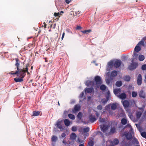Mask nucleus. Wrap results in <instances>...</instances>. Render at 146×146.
Instances as JSON below:
<instances>
[{"label": "nucleus", "mask_w": 146, "mask_h": 146, "mask_svg": "<svg viewBox=\"0 0 146 146\" xmlns=\"http://www.w3.org/2000/svg\"><path fill=\"white\" fill-rule=\"evenodd\" d=\"M108 65L109 66H112L113 65V62H110L108 63Z\"/></svg>", "instance_id": "48"}, {"label": "nucleus", "mask_w": 146, "mask_h": 146, "mask_svg": "<svg viewBox=\"0 0 146 146\" xmlns=\"http://www.w3.org/2000/svg\"><path fill=\"white\" fill-rule=\"evenodd\" d=\"M100 127L101 130L104 133H106L108 129L107 126L105 125H100Z\"/></svg>", "instance_id": "7"}, {"label": "nucleus", "mask_w": 146, "mask_h": 146, "mask_svg": "<svg viewBox=\"0 0 146 146\" xmlns=\"http://www.w3.org/2000/svg\"><path fill=\"white\" fill-rule=\"evenodd\" d=\"M80 13V12L79 11H78L76 12V15H77L78 14L79 15Z\"/></svg>", "instance_id": "61"}, {"label": "nucleus", "mask_w": 146, "mask_h": 146, "mask_svg": "<svg viewBox=\"0 0 146 146\" xmlns=\"http://www.w3.org/2000/svg\"><path fill=\"white\" fill-rule=\"evenodd\" d=\"M62 143L64 144H67V142H66V141L65 139H64L62 141Z\"/></svg>", "instance_id": "54"}, {"label": "nucleus", "mask_w": 146, "mask_h": 146, "mask_svg": "<svg viewBox=\"0 0 146 146\" xmlns=\"http://www.w3.org/2000/svg\"><path fill=\"white\" fill-rule=\"evenodd\" d=\"M64 35H65V33L64 32L62 34V37L61 38L62 40L63 38H64Z\"/></svg>", "instance_id": "60"}, {"label": "nucleus", "mask_w": 146, "mask_h": 146, "mask_svg": "<svg viewBox=\"0 0 146 146\" xmlns=\"http://www.w3.org/2000/svg\"><path fill=\"white\" fill-rule=\"evenodd\" d=\"M110 92L109 91H108L107 92V95L106 96V99L108 100H109L110 99Z\"/></svg>", "instance_id": "36"}, {"label": "nucleus", "mask_w": 146, "mask_h": 146, "mask_svg": "<svg viewBox=\"0 0 146 146\" xmlns=\"http://www.w3.org/2000/svg\"><path fill=\"white\" fill-rule=\"evenodd\" d=\"M125 135L128 140L131 139L132 138V135L130 133H125Z\"/></svg>", "instance_id": "16"}, {"label": "nucleus", "mask_w": 146, "mask_h": 146, "mask_svg": "<svg viewBox=\"0 0 146 146\" xmlns=\"http://www.w3.org/2000/svg\"><path fill=\"white\" fill-rule=\"evenodd\" d=\"M117 108V105L115 103H113L111 106V108L112 110H115Z\"/></svg>", "instance_id": "30"}, {"label": "nucleus", "mask_w": 146, "mask_h": 146, "mask_svg": "<svg viewBox=\"0 0 146 146\" xmlns=\"http://www.w3.org/2000/svg\"><path fill=\"white\" fill-rule=\"evenodd\" d=\"M81 108V107L79 105H75L73 109H72V111L73 113H75L79 111Z\"/></svg>", "instance_id": "6"}, {"label": "nucleus", "mask_w": 146, "mask_h": 146, "mask_svg": "<svg viewBox=\"0 0 146 146\" xmlns=\"http://www.w3.org/2000/svg\"><path fill=\"white\" fill-rule=\"evenodd\" d=\"M141 69L143 70H146V64H144L142 66Z\"/></svg>", "instance_id": "47"}, {"label": "nucleus", "mask_w": 146, "mask_h": 146, "mask_svg": "<svg viewBox=\"0 0 146 146\" xmlns=\"http://www.w3.org/2000/svg\"><path fill=\"white\" fill-rule=\"evenodd\" d=\"M143 115L145 117L146 116V110L145 111Z\"/></svg>", "instance_id": "63"}, {"label": "nucleus", "mask_w": 146, "mask_h": 146, "mask_svg": "<svg viewBox=\"0 0 146 146\" xmlns=\"http://www.w3.org/2000/svg\"><path fill=\"white\" fill-rule=\"evenodd\" d=\"M78 141L80 143H82L83 142V141L79 138H78Z\"/></svg>", "instance_id": "56"}, {"label": "nucleus", "mask_w": 146, "mask_h": 146, "mask_svg": "<svg viewBox=\"0 0 146 146\" xmlns=\"http://www.w3.org/2000/svg\"><path fill=\"white\" fill-rule=\"evenodd\" d=\"M138 55L136 54V53L135 54L134 53V56L135 57H136H136H137V56Z\"/></svg>", "instance_id": "62"}, {"label": "nucleus", "mask_w": 146, "mask_h": 146, "mask_svg": "<svg viewBox=\"0 0 146 146\" xmlns=\"http://www.w3.org/2000/svg\"><path fill=\"white\" fill-rule=\"evenodd\" d=\"M68 116L71 119H75V116L73 115L70 113L68 114Z\"/></svg>", "instance_id": "32"}, {"label": "nucleus", "mask_w": 146, "mask_h": 146, "mask_svg": "<svg viewBox=\"0 0 146 146\" xmlns=\"http://www.w3.org/2000/svg\"><path fill=\"white\" fill-rule=\"evenodd\" d=\"M138 45L141 46H144L145 45L144 44V39H142L141 41H139L138 44H137Z\"/></svg>", "instance_id": "26"}, {"label": "nucleus", "mask_w": 146, "mask_h": 146, "mask_svg": "<svg viewBox=\"0 0 146 146\" xmlns=\"http://www.w3.org/2000/svg\"><path fill=\"white\" fill-rule=\"evenodd\" d=\"M141 50V48L140 46L138 45L137 44L136 45L134 48V51L137 52H139Z\"/></svg>", "instance_id": "23"}, {"label": "nucleus", "mask_w": 146, "mask_h": 146, "mask_svg": "<svg viewBox=\"0 0 146 146\" xmlns=\"http://www.w3.org/2000/svg\"><path fill=\"white\" fill-rule=\"evenodd\" d=\"M141 136L145 138H146V132H143L141 133Z\"/></svg>", "instance_id": "38"}, {"label": "nucleus", "mask_w": 146, "mask_h": 146, "mask_svg": "<svg viewBox=\"0 0 146 146\" xmlns=\"http://www.w3.org/2000/svg\"><path fill=\"white\" fill-rule=\"evenodd\" d=\"M81 29H82V27L80 26H78L76 27V29L77 30H79Z\"/></svg>", "instance_id": "53"}, {"label": "nucleus", "mask_w": 146, "mask_h": 146, "mask_svg": "<svg viewBox=\"0 0 146 146\" xmlns=\"http://www.w3.org/2000/svg\"><path fill=\"white\" fill-rule=\"evenodd\" d=\"M139 60L140 61H141L144 60L145 57L143 55L140 54L139 56Z\"/></svg>", "instance_id": "27"}, {"label": "nucleus", "mask_w": 146, "mask_h": 146, "mask_svg": "<svg viewBox=\"0 0 146 146\" xmlns=\"http://www.w3.org/2000/svg\"><path fill=\"white\" fill-rule=\"evenodd\" d=\"M99 121L100 122H104L105 121V119L101 117L99 118Z\"/></svg>", "instance_id": "42"}, {"label": "nucleus", "mask_w": 146, "mask_h": 146, "mask_svg": "<svg viewBox=\"0 0 146 146\" xmlns=\"http://www.w3.org/2000/svg\"><path fill=\"white\" fill-rule=\"evenodd\" d=\"M29 65L28 64H27L26 66V67L25 68H20V72H24V74H25V76L26 74V73L27 72L28 75H29L30 74V73L28 72V67L29 66Z\"/></svg>", "instance_id": "5"}, {"label": "nucleus", "mask_w": 146, "mask_h": 146, "mask_svg": "<svg viewBox=\"0 0 146 146\" xmlns=\"http://www.w3.org/2000/svg\"><path fill=\"white\" fill-rule=\"evenodd\" d=\"M137 94V93L136 92H132V96L133 97H136Z\"/></svg>", "instance_id": "44"}, {"label": "nucleus", "mask_w": 146, "mask_h": 146, "mask_svg": "<svg viewBox=\"0 0 146 146\" xmlns=\"http://www.w3.org/2000/svg\"><path fill=\"white\" fill-rule=\"evenodd\" d=\"M66 136V134L64 133H62L61 134V136L62 137H64Z\"/></svg>", "instance_id": "51"}, {"label": "nucleus", "mask_w": 146, "mask_h": 146, "mask_svg": "<svg viewBox=\"0 0 146 146\" xmlns=\"http://www.w3.org/2000/svg\"><path fill=\"white\" fill-rule=\"evenodd\" d=\"M72 143V142L69 141V140L67 142V144H71Z\"/></svg>", "instance_id": "58"}, {"label": "nucleus", "mask_w": 146, "mask_h": 146, "mask_svg": "<svg viewBox=\"0 0 146 146\" xmlns=\"http://www.w3.org/2000/svg\"><path fill=\"white\" fill-rule=\"evenodd\" d=\"M84 93L83 92H82L80 94V96L81 97H82L83 95H84Z\"/></svg>", "instance_id": "59"}, {"label": "nucleus", "mask_w": 146, "mask_h": 146, "mask_svg": "<svg viewBox=\"0 0 146 146\" xmlns=\"http://www.w3.org/2000/svg\"><path fill=\"white\" fill-rule=\"evenodd\" d=\"M90 129L88 127H86L83 129H80L79 130V131L80 132H81L83 131L84 133L88 132L89 131Z\"/></svg>", "instance_id": "15"}, {"label": "nucleus", "mask_w": 146, "mask_h": 146, "mask_svg": "<svg viewBox=\"0 0 146 146\" xmlns=\"http://www.w3.org/2000/svg\"><path fill=\"white\" fill-rule=\"evenodd\" d=\"M97 109L98 110H101L102 109V107L101 105H99L97 107Z\"/></svg>", "instance_id": "45"}, {"label": "nucleus", "mask_w": 146, "mask_h": 146, "mask_svg": "<svg viewBox=\"0 0 146 146\" xmlns=\"http://www.w3.org/2000/svg\"><path fill=\"white\" fill-rule=\"evenodd\" d=\"M71 0H66L65 2L69 4Z\"/></svg>", "instance_id": "57"}, {"label": "nucleus", "mask_w": 146, "mask_h": 146, "mask_svg": "<svg viewBox=\"0 0 146 146\" xmlns=\"http://www.w3.org/2000/svg\"><path fill=\"white\" fill-rule=\"evenodd\" d=\"M93 145L94 141H93L91 140L89 141L88 143V146H93Z\"/></svg>", "instance_id": "37"}, {"label": "nucleus", "mask_w": 146, "mask_h": 146, "mask_svg": "<svg viewBox=\"0 0 146 146\" xmlns=\"http://www.w3.org/2000/svg\"><path fill=\"white\" fill-rule=\"evenodd\" d=\"M124 108L128 107L129 105V103L127 100H124L122 102Z\"/></svg>", "instance_id": "14"}, {"label": "nucleus", "mask_w": 146, "mask_h": 146, "mask_svg": "<svg viewBox=\"0 0 146 146\" xmlns=\"http://www.w3.org/2000/svg\"><path fill=\"white\" fill-rule=\"evenodd\" d=\"M96 114L97 118L99 116L100 114L97 111H96Z\"/></svg>", "instance_id": "55"}, {"label": "nucleus", "mask_w": 146, "mask_h": 146, "mask_svg": "<svg viewBox=\"0 0 146 146\" xmlns=\"http://www.w3.org/2000/svg\"><path fill=\"white\" fill-rule=\"evenodd\" d=\"M40 112H41L39 111H34L33 112V116H38Z\"/></svg>", "instance_id": "22"}, {"label": "nucleus", "mask_w": 146, "mask_h": 146, "mask_svg": "<svg viewBox=\"0 0 146 146\" xmlns=\"http://www.w3.org/2000/svg\"><path fill=\"white\" fill-rule=\"evenodd\" d=\"M72 131H75L77 130V127L76 126H73L72 127Z\"/></svg>", "instance_id": "41"}, {"label": "nucleus", "mask_w": 146, "mask_h": 146, "mask_svg": "<svg viewBox=\"0 0 146 146\" xmlns=\"http://www.w3.org/2000/svg\"><path fill=\"white\" fill-rule=\"evenodd\" d=\"M108 101V100L105 98L102 99V103L104 104H105Z\"/></svg>", "instance_id": "46"}, {"label": "nucleus", "mask_w": 146, "mask_h": 146, "mask_svg": "<svg viewBox=\"0 0 146 146\" xmlns=\"http://www.w3.org/2000/svg\"><path fill=\"white\" fill-rule=\"evenodd\" d=\"M121 92V89L120 88L115 89L113 90L114 93L115 95L119 94Z\"/></svg>", "instance_id": "19"}, {"label": "nucleus", "mask_w": 146, "mask_h": 146, "mask_svg": "<svg viewBox=\"0 0 146 146\" xmlns=\"http://www.w3.org/2000/svg\"><path fill=\"white\" fill-rule=\"evenodd\" d=\"M102 83L100 76H97L94 77V81L87 80L86 81V85L88 86H94L96 85L98 87Z\"/></svg>", "instance_id": "1"}, {"label": "nucleus", "mask_w": 146, "mask_h": 146, "mask_svg": "<svg viewBox=\"0 0 146 146\" xmlns=\"http://www.w3.org/2000/svg\"><path fill=\"white\" fill-rule=\"evenodd\" d=\"M61 14L60 13H54V15L56 17L58 16H60Z\"/></svg>", "instance_id": "49"}, {"label": "nucleus", "mask_w": 146, "mask_h": 146, "mask_svg": "<svg viewBox=\"0 0 146 146\" xmlns=\"http://www.w3.org/2000/svg\"><path fill=\"white\" fill-rule=\"evenodd\" d=\"M77 117L79 119H81L82 117V114L81 112H79L78 114Z\"/></svg>", "instance_id": "39"}, {"label": "nucleus", "mask_w": 146, "mask_h": 146, "mask_svg": "<svg viewBox=\"0 0 146 146\" xmlns=\"http://www.w3.org/2000/svg\"><path fill=\"white\" fill-rule=\"evenodd\" d=\"M79 146H84V144H80Z\"/></svg>", "instance_id": "64"}, {"label": "nucleus", "mask_w": 146, "mask_h": 146, "mask_svg": "<svg viewBox=\"0 0 146 146\" xmlns=\"http://www.w3.org/2000/svg\"><path fill=\"white\" fill-rule=\"evenodd\" d=\"M121 122L123 125H125L127 123V120L125 118H123L121 119Z\"/></svg>", "instance_id": "24"}, {"label": "nucleus", "mask_w": 146, "mask_h": 146, "mask_svg": "<svg viewBox=\"0 0 146 146\" xmlns=\"http://www.w3.org/2000/svg\"><path fill=\"white\" fill-rule=\"evenodd\" d=\"M139 96L140 98H145V95L143 90L140 91L139 94Z\"/></svg>", "instance_id": "21"}, {"label": "nucleus", "mask_w": 146, "mask_h": 146, "mask_svg": "<svg viewBox=\"0 0 146 146\" xmlns=\"http://www.w3.org/2000/svg\"><path fill=\"white\" fill-rule=\"evenodd\" d=\"M117 128V125L115 124L114 126H111L110 133H113L116 131V129Z\"/></svg>", "instance_id": "13"}, {"label": "nucleus", "mask_w": 146, "mask_h": 146, "mask_svg": "<svg viewBox=\"0 0 146 146\" xmlns=\"http://www.w3.org/2000/svg\"><path fill=\"white\" fill-rule=\"evenodd\" d=\"M117 97L122 100H124L126 98V95L125 93H123L119 95H118Z\"/></svg>", "instance_id": "17"}, {"label": "nucleus", "mask_w": 146, "mask_h": 146, "mask_svg": "<svg viewBox=\"0 0 146 146\" xmlns=\"http://www.w3.org/2000/svg\"><path fill=\"white\" fill-rule=\"evenodd\" d=\"M106 87L105 85H102L100 86V89L102 91H104L106 89Z\"/></svg>", "instance_id": "33"}, {"label": "nucleus", "mask_w": 146, "mask_h": 146, "mask_svg": "<svg viewBox=\"0 0 146 146\" xmlns=\"http://www.w3.org/2000/svg\"><path fill=\"white\" fill-rule=\"evenodd\" d=\"M131 144L130 142H129L126 143L125 144V146H131Z\"/></svg>", "instance_id": "50"}, {"label": "nucleus", "mask_w": 146, "mask_h": 146, "mask_svg": "<svg viewBox=\"0 0 146 146\" xmlns=\"http://www.w3.org/2000/svg\"><path fill=\"white\" fill-rule=\"evenodd\" d=\"M121 62L120 60H117L114 63V66L115 68H118L121 65Z\"/></svg>", "instance_id": "9"}, {"label": "nucleus", "mask_w": 146, "mask_h": 146, "mask_svg": "<svg viewBox=\"0 0 146 146\" xmlns=\"http://www.w3.org/2000/svg\"><path fill=\"white\" fill-rule=\"evenodd\" d=\"M111 76L113 77L116 76L117 75V72L116 71H113L111 73Z\"/></svg>", "instance_id": "29"}, {"label": "nucleus", "mask_w": 146, "mask_h": 146, "mask_svg": "<svg viewBox=\"0 0 146 146\" xmlns=\"http://www.w3.org/2000/svg\"><path fill=\"white\" fill-rule=\"evenodd\" d=\"M70 139L72 140L73 142L74 140L76 139L77 135L76 134L74 133H72L70 136Z\"/></svg>", "instance_id": "12"}, {"label": "nucleus", "mask_w": 146, "mask_h": 146, "mask_svg": "<svg viewBox=\"0 0 146 146\" xmlns=\"http://www.w3.org/2000/svg\"><path fill=\"white\" fill-rule=\"evenodd\" d=\"M130 79V77L129 76H126L124 78L125 80L128 82L129 81Z\"/></svg>", "instance_id": "35"}, {"label": "nucleus", "mask_w": 146, "mask_h": 146, "mask_svg": "<svg viewBox=\"0 0 146 146\" xmlns=\"http://www.w3.org/2000/svg\"><path fill=\"white\" fill-rule=\"evenodd\" d=\"M142 113L141 111H137L136 112V116L137 118L139 119L141 117Z\"/></svg>", "instance_id": "20"}, {"label": "nucleus", "mask_w": 146, "mask_h": 146, "mask_svg": "<svg viewBox=\"0 0 146 146\" xmlns=\"http://www.w3.org/2000/svg\"><path fill=\"white\" fill-rule=\"evenodd\" d=\"M142 83V76L141 74H139L137 77V84L138 85H140Z\"/></svg>", "instance_id": "8"}, {"label": "nucleus", "mask_w": 146, "mask_h": 146, "mask_svg": "<svg viewBox=\"0 0 146 146\" xmlns=\"http://www.w3.org/2000/svg\"><path fill=\"white\" fill-rule=\"evenodd\" d=\"M122 83L121 81H117L116 83V85L118 87H120L122 85Z\"/></svg>", "instance_id": "28"}, {"label": "nucleus", "mask_w": 146, "mask_h": 146, "mask_svg": "<svg viewBox=\"0 0 146 146\" xmlns=\"http://www.w3.org/2000/svg\"><path fill=\"white\" fill-rule=\"evenodd\" d=\"M21 72H20L17 75V76H19V78H16L14 79V80L15 82H21L23 81V78L25 77V74L23 71Z\"/></svg>", "instance_id": "3"}, {"label": "nucleus", "mask_w": 146, "mask_h": 146, "mask_svg": "<svg viewBox=\"0 0 146 146\" xmlns=\"http://www.w3.org/2000/svg\"><path fill=\"white\" fill-rule=\"evenodd\" d=\"M113 141L115 145H117L119 143V140L117 139H114Z\"/></svg>", "instance_id": "40"}, {"label": "nucleus", "mask_w": 146, "mask_h": 146, "mask_svg": "<svg viewBox=\"0 0 146 146\" xmlns=\"http://www.w3.org/2000/svg\"><path fill=\"white\" fill-rule=\"evenodd\" d=\"M91 31V30L90 29L81 31V32L82 33H84V34H88V33H89Z\"/></svg>", "instance_id": "31"}, {"label": "nucleus", "mask_w": 146, "mask_h": 146, "mask_svg": "<svg viewBox=\"0 0 146 146\" xmlns=\"http://www.w3.org/2000/svg\"><path fill=\"white\" fill-rule=\"evenodd\" d=\"M56 125L57 127L59 129H60L61 131H62L64 130V126H62L61 125V122L60 121H58L57 122Z\"/></svg>", "instance_id": "10"}, {"label": "nucleus", "mask_w": 146, "mask_h": 146, "mask_svg": "<svg viewBox=\"0 0 146 146\" xmlns=\"http://www.w3.org/2000/svg\"><path fill=\"white\" fill-rule=\"evenodd\" d=\"M134 60H132V63L128 66V68L130 70H132L135 69L138 65L137 63H133Z\"/></svg>", "instance_id": "4"}, {"label": "nucleus", "mask_w": 146, "mask_h": 146, "mask_svg": "<svg viewBox=\"0 0 146 146\" xmlns=\"http://www.w3.org/2000/svg\"><path fill=\"white\" fill-rule=\"evenodd\" d=\"M93 90L94 89L92 88H86L85 91L87 93H91L92 92Z\"/></svg>", "instance_id": "18"}, {"label": "nucleus", "mask_w": 146, "mask_h": 146, "mask_svg": "<svg viewBox=\"0 0 146 146\" xmlns=\"http://www.w3.org/2000/svg\"><path fill=\"white\" fill-rule=\"evenodd\" d=\"M15 60V65L16 67L15 68V72L14 71H11L9 73V74L11 75H17L20 72V64L21 62L18 58H16Z\"/></svg>", "instance_id": "2"}, {"label": "nucleus", "mask_w": 146, "mask_h": 146, "mask_svg": "<svg viewBox=\"0 0 146 146\" xmlns=\"http://www.w3.org/2000/svg\"><path fill=\"white\" fill-rule=\"evenodd\" d=\"M89 118L90 122L93 123L97 119L95 117V116H93L92 114L90 115Z\"/></svg>", "instance_id": "11"}, {"label": "nucleus", "mask_w": 146, "mask_h": 146, "mask_svg": "<svg viewBox=\"0 0 146 146\" xmlns=\"http://www.w3.org/2000/svg\"><path fill=\"white\" fill-rule=\"evenodd\" d=\"M57 137L54 135L53 136L51 139L52 141L53 142L56 141L57 140Z\"/></svg>", "instance_id": "34"}, {"label": "nucleus", "mask_w": 146, "mask_h": 146, "mask_svg": "<svg viewBox=\"0 0 146 146\" xmlns=\"http://www.w3.org/2000/svg\"><path fill=\"white\" fill-rule=\"evenodd\" d=\"M138 129L140 132H141V131L142 130L141 127L140 125H138Z\"/></svg>", "instance_id": "52"}, {"label": "nucleus", "mask_w": 146, "mask_h": 146, "mask_svg": "<svg viewBox=\"0 0 146 146\" xmlns=\"http://www.w3.org/2000/svg\"><path fill=\"white\" fill-rule=\"evenodd\" d=\"M64 123L65 125L66 126H68L70 125V121L67 119H66L64 120Z\"/></svg>", "instance_id": "25"}, {"label": "nucleus", "mask_w": 146, "mask_h": 146, "mask_svg": "<svg viewBox=\"0 0 146 146\" xmlns=\"http://www.w3.org/2000/svg\"><path fill=\"white\" fill-rule=\"evenodd\" d=\"M133 140L135 143L137 145H138L139 144V142L138 140L135 138H134Z\"/></svg>", "instance_id": "43"}]
</instances>
